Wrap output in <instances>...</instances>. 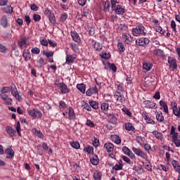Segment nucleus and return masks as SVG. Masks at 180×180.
<instances>
[{
  "label": "nucleus",
  "mask_w": 180,
  "mask_h": 180,
  "mask_svg": "<svg viewBox=\"0 0 180 180\" xmlns=\"http://www.w3.org/2000/svg\"><path fill=\"white\" fill-rule=\"evenodd\" d=\"M156 119L158 122H164V115H162V112H158L156 114Z\"/></svg>",
  "instance_id": "nucleus-32"
},
{
  "label": "nucleus",
  "mask_w": 180,
  "mask_h": 180,
  "mask_svg": "<svg viewBox=\"0 0 180 180\" xmlns=\"http://www.w3.org/2000/svg\"><path fill=\"white\" fill-rule=\"evenodd\" d=\"M143 70H146V71H150V70L153 68V64H151L150 63L145 62L143 64Z\"/></svg>",
  "instance_id": "nucleus-26"
},
{
  "label": "nucleus",
  "mask_w": 180,
  "mask_h": 180,
  "mask_svg": "<svg viewBox=\"0 0 180 180\" xmlns=\"http://www.w3.org/2000/svg\"><path fill=\"white\" fill-rule=\"evenodd\" d=\"M103 6H104L105 12H109V6H110L109 1H105L103 4Z\"/></svg>",
  "instance_id": "nucleus-43"
},
{
  "label": "nucleus",
  "mask_w": 180,
  "mask_h": 180,
  "mask_svg": "<svg viewBox=\"0 0 180 180\" xmlns=\"http://www.w3.org/2000/svg\"><path fill=\"white\" fill-rule=\"evenodd\" d=\"M122 110L124 112V113H126V115H127V116H131V112L127 110V108H123Z\"/></svg>",
  "instance_id": "nucleus-62"
},
{
  "label": "nucleus",
  "mask_w": 180,
  "mask_h": 180,
  "mask_svg": "<svg viewBox=\"0 0 180 180\" xmlns=\"http://www.w3.org/2000/svg\"><path fill=\"white\" fill-rule=\"evenodd\" d=\"M90 161L93 165H98L99 164V159L97 155H94Z\"/></svg>",
  "instance_id": "nucleus-27"
},
{
  "label": "nucleus",
  "mask_w": 180,
  "mask_h": 180,
  "mask_svg": "<svg viewBox=\"0 0 180 180\" xmlns=\"http://www.w3.org/2000/svg\"><path fill=\"white\" fill-rule=\"evenodd\" d=\"M172 164L175 171H176V172H179V174H180L179 162H178V161H176V160H172Z\"/></svg>",
  "instance_id": "nucleus-23"
},
{
  "label": "nucleus",
  "mask_w": 180,
  "mask_h": 180,
  "mask_svg": "<svg viewBox=\"0 0 180 180\" xmlns=\"http://www.w3.org/2000/svg\"><path fill=\"white\" fill-rule=\"evenodd\" d=\"M94 178L95 180H101V174L99 172H94Z\"/></svg>",
  "instance_id": "nucleus-47"
},
{
  "label": "nucleus",
  "mask_w": 180,
  "mask_h": 180,
  "mask_svg": "<svg viewBox=\"0 0 180 180\" xmlns=\"http://www.w3.org/2000/svg\"><path fill=\"white\" fill-rule=\"evenodd\" d=\"M23 57L26 61H29L30 58H32V55L30 54V51L29 50H25L23 53Z\"/></svg>",
  "instance_id": "nucleus-24"
},
{
  "label": "nucleus",
  "mask_w": 180,
  "mask_h": 180,
  "mask_svg": "<svg viewBox=\"0 0 180 180\" xmlns=\"http://www.w3.org/2000/svg\"><path fill=\"white\" fill-rule=\"evenodd\" d=\"M94 49L96 51H99V50H102V45L99 42H95Z\"/></svg>",
  "instance_id": "nucleus-39"
},
{
  "label": "nucleus",
  "mask_w": 180,
  "mask_h": 180,
  "mask_svg": "<svg viewBox=\"0 0 180 180\" xmlns=\"http://www.w3.org/2000/svg\"><path fill=\"white\" fill-rule=\"evenodd\" d=\"M11 92V94L15 96V99L17 101H20L22 99V97L19 95V93L18 92V89H16V86L15 84H13L11 87L9 86H5L3 87L1 90L0 92L1 94H8V92Z\"/></svg>",
  "instance_id": "nucleus-1"
},
{
  "label": "nucleus",
  "mask_w": 180,
  "mask_h": 180,
  "mask_svg": "<svg viewBox=\"0 0 180 180\" xmlns=\"http://www.w3.org/2000/svg\"><path fill=\"white\" fill-rule=\"evenodd\" d=\"M148 43H150V39L148 38H141L136 40V44L138 46H146Z\"/></svg>",
  "instance_id": "nucleus-9"
},
{
  "label": "nucleus",
  "mask_w": 180,
  "mask_h": 180,
  "mask_svg": "<svg viewBox=\"0 0 180 180\" xmlns=\"http://www.w3.org/2000/svg\"><path fill=\"white\" fill-rule=\"evenodd\" d=\"M3 12H5V13H12L13 12V8L6 6L2 8Z\"/></svg>",
  "instance_id": "nucleus-28"
},
{
  "label": "nucleus",
  "mask_w": 180,
  "mask_h": 180,
  "mask_svg": "<svg viewBox=\"0 0 180 180\" xmlns=\"http://www.w3.org/2000/svg\"><path fill=\"white\" fill-rule=\"evenodd\" d=\"M111 140L114 141L115 144H120V143H122V139H120V137L117 135H112Z\"/></svg>",
  "instance_id": "nucleus-22"
},
{
  "label": "nucleus",
  "mask_w": 180,
  "mask_h": 180,
  "mask_svg": "<svg viewBox=\"0 0 180 180\" xmlns=\"http://www.w3.org/2000/svg\"><path fill=\"white\" fill-rule=\"evenodd\" d=\"M66 61L67 63H72V61H74V58L71 55H67Z\"/></svg>",
  "instance_id": "nucleus-49"
},
{
  "label": "nucleus",
  "mask_w": 180,
  "mask_h": 180,
  "mask_svg": "<svg viewBox=\"0 0 180 180\" xmlns=\"http://www.w3.org/2000/svg\"><path fill=\"white\" fill-rule=\"evenodd\" d=\"M101 110H103L105 113V112H108L109 110V104L106 103H103L101 104Z\"/></svg>",
  "instance_id": "nucleus-31"
},
{
  "label": "nucleus",
  "mask_w": 180,
  "mask_h": 180,
  "mask_svg": "<svg viewBox=\"0 0 180 180\" xmlns=\"http://www.w3.org/2000/svg\"><path fill=\"white\" fill-rule=\"evenodd\" d=\"M8 4V0H0V6H6Z\"/></svg>",
  "instance_id": "nucleus-61"
},
{
  "label": "nucleus",
  "mask_w": 180,
  "mask_h": 180,
  "mask_svg": "<svg viewBox=\"0 0 180 180\" xmlns=\"http://www.w3.org/2000/svg\"><path fill=\"white\" fill-rule=\"evenodd\" d=\"M110 2H111V5H112V9L116 8V6H119V4H117V1H116L115 0H110Z\"/></svg>",
  "instance_id": "nucleus-52"
},
{
  "label": "nucleus",
  "mask_w": 180,
  "mask_h": 180,
  "mask_svg": "<svg viewBox=\"0 0 180 180\" xmlns=\"http://www.w3.org/2000/svg\"><path fill=\"white\" fill-rule=\"evenodd\" d=\"M58 88L60 89L61 94H68V87L63 82H60L58 84Z\"/></svg>",
  "instance_id": "nucleus-8"
},
{
  "label": "nucleus",
  "mask_w": 180,
  "mask_h": 180,
  "mask_svg": "<svg viewBox=\"0 0 180 180\" xmlns=\"http://www.w3.org/2000/svg\"><path fill=\"white\" fill-rule=\"evenodd\" d=\"M86 124L87 126H89V127H94L95 126V124H94V122L89 120H87Z\"/></svg>",
  "instance_id": "nucleus-56"
},
{
  "label": "nucleus",
  "mask_w": 180,
  "mask_h": 180,
  "mask_svg": "<svg viewBox=\"0 0 180 180\" xmlns=\"http://www.w3.org/2000/svg\"><path fill=\"white\" fill-rule=\"evenodd\" d=\"M5 153L7 155L6 158H12L15 156V151H13V149H11V148L6 149Z\"/></svg>",
  "instance_id": "nucleus-12"
},
{
  "label": "nucleus",
  "mask_w": 180,
  "mask_h": 180,
  "mask_svg": "<svg viewBox=\"0 0 180 180\" xmlns=\"http://www.w3.org/2000/svg\"><path fill=\"white\" fill-rule=\"evenodd\" d=\"M108 120L112 123V124H115L117 122V118L115 117V115L113 113H110L108 115Z\"/></svg>",
  "instance_id": "nucleus-20"
},
{
  "label": "nucleus",
  "mask_w": 180,
  "mask_h": 180,
  "mask_svg": "<svg viewBox=\"0 0 180 180\" xmlns=\"http://www.w3.org/2000/svg\"><path fill=\"white\" fill-rule=\"evenodd\" d=\"M77 89L82 92V94H85V84H79L77 85Z\"/></svg>",
  "instance_id": "nucleus-30"
},
{
  "label": "nucleus",
  "mask_w": 180,
  "mask_h": 180,
  "mask_svg": "<svg viewBox=\"0 0 180 180\" xmlns=\"http://www.w3.org/2000/svg\"><path fill=\"white\" fill-rule=\"evenodd\" d=\"M122 168H123V165L120 163V165H115L112 167V169H115V171H120V169H122Z\"/></svg>",
  "instance_id": "nucleus-42"
},
{
  "label": "nucleus",
  "mask_w": 180,
  "mask_h": 180,
  "mask_svg": "<svg viewBox=\"0 0 180 180\" xmlns=\"http://www.w3.org/2000/svg\"><path fill=\"white\" fill-rule=\"evenodd\" d=\"M41 44H42V46H49V42L47 41V39H43L41 41Z\"/></svg>",
  "instance_id": "nucleus-63"
},
{
  "label": "nucleus",
  "mask_w": 180,
  "mask_h": 180,
  "mask_svg": "<svg viewBox=\"0 0 180 180\" xmlns=\"http://www.w3.org/2000/svg\"><path fill=\"white\" fill-rule=\"evenodd\" d=\"M108 68L110 70H112V71H113V72H116V71L117 70V68L116 67V65L113 64V63H112V64L109 63Z\"/></svg>",
  "instance_id": "nucleus-38"
},
{
  "label": "nucleus",
  "mask_w": 180,
  "mask_h": 180,
  "mask_svg": "<svg viewBox=\"0 0 180 180\" xmlns=\"http://www.w3.org/2000/svg\"><path fill=\"white\" fill-rule=\"evenodd\" d=\"M155 81H156L155 77L154 78L146 77L145 78V80H144L145 85H146V86H155Z\"/></svg>",
  "instance_id": "nucleus-6"
},
{
  "label": "nucleus",
  "mask_w": 180,
  "mask_h": 180,
  "mask_svg": "<svg viewBox=\"0 0 180 180\" xmlns=\"http://www.w3.org/2000/svg\"><path fill=\"white\" fill-rule=\"evenodd\" d=\"M153 136L156 137L158 140H162V134L160 132H158V131H153Z\"/></svg>",
  "instance_id": "nucleus-29"
},
{
  "label": "nucleus",
  "mask_w": 180,
  "mask_h": 180,
  "mask_svg": "<svg viewBox=\"0 0 180 180\" xmlns=\"http://www.w3.org/2000/svg\"><path fill=\"white\" fill-rule=\"evenodd\" d=\"M122 37L127 44H131V42L133 41V38L131 37V35H130V34H122Z\"/></svg>",
  "instance_id": "nucleus-10"
},
{
  "label": "nucleus",
  "mask_w": 180,
  "mask_h": 180,
  "mask_svg": "<svg viewBox=\"0 0 180 180\" xmlns=\"http://www.w3.org/2000/svg\"><path fill=\"white\" fill-rule=\"evenodd\" d=\"M16 130L17 133H18L19 136H20V122H17Z\"/></svg>",
  "instance_id": "nucleus-59"
},
{
  "label": "nucleus",
  "mask_w": 180,
  "mask_h": 180,
  "mask_svg": "<svg viewBox=\"0 0 180 180\" xmlns=\"http://www.w3.org/2000/svg\"><path fill=\"white\" fill-rule=\"evenodd\" d=\"M168 63L172 68H174V70L176 68V60L174 58L169 57Z\"/></svg>",
  "instance_id": "nucleus-17"
},
{
  "label": "nucleus",
  "mask_w": 180,
  "mask_h": 180,
  "mask_svg": "<svg viewBox=\"0 0 180 180\" xmlns=\"http://www.w3.org/2000/svg\"><path fill=\"white\" fill-rule=\"evenodd\" d=\"M156 32H158L159 33H160V34H164V33H165V31L162 30V27H158L156 28Z\"/></svg>",
  "instance_id": "nucleus-57"
},
{
  "label": "nucleus",
  "mask_w": 180,
  "mask_h": 180,
  "mask_svg": "<svg viewBox=\"0 0 180 180\" xmlns=\"http://www.w3.org/2000/svg\"><path fill=\"white\" fill-rule=\"evenodd\" d=\"M71 37H72V39L74 40V41H76V43H79L81 41L79 35H78L77 32H75V31L72 32Z\"/></svg>",
  "instance_id": "nucleus-18"
},
{
  "label": "nucleus",
  "mask_w": 180,
  "mask_h": 180,
  "mask_svg": "<svg viewBox=\"0 0 180 180\" xmlns=\"http://www.w3.org/2000/svg\"><path fill=\"white\" fill-rule=\"evenodd\" d=\"M132 34L134 36H144L146 34V28L143 25H139L136 28L133 29Z\"/></svg>",
  "instance_id": "nucleus-2"
},
{
  "label": "nucleus",
  "mask_w": 180,
  "mask_h": 180,
  "mask_svg": "<svg viewBox=\"0 0 180 180\" xmlns=\"http://www.w3.org/2000/svg\"><path fill=\"white\" fill-rule=\"evenodd\" d=\"M94 94H98V88H96V86L92 89H89L86 91V94L87 96H91L92 95H94Z\"/></svg>",
  "instance_id": "nucleus-15"
},
{
  "label": "nucleus",
  "mask_w": 180,
  "mask_h": 180,
  "mask_svg": "<svg viewBox=\"0 0 180 180\" xmlns=\"http://www.w3.org/2000/svg\"><path fill=\"white\" fill-rule=\"evenodd\" d=\"M122 151L124 153V154H127V155H128V157H130L131 158H133V157H134L133 152H131L130 149H129V148L126 146L122 147Z\"/></svg>",
  "instance_id": "nucleus-16"
},
{
  "label": "nucleus",
  "mask_w": 180,
  "mask_h": 180,
  "mask_svg": "<svg viewBox=\"0 0 180 180\" xmlns=\"http://www.w3.org/2000/svg\"><path fill=\"white\" fill-rule=\"evenodd\" d=\"M0 24L1 25L2 27H8V18H6V15H4L1 18Z\"/></svg>",
  "instance_id": "nucleus-21"
},
{
  "label": "nucleus",
  "mask_w": 180,
  "mask_h": 180,
  "mask_svg": "<svg viewBox=\"0 0 180 180\" xmlns=\"http://www.w3.org/2000/svg\"><path fill=\"white\" fill-rule=\"evenodd\" d=\"M30 8H31V11H39V7L34 4H32Z\"/></svg>",
  "instance_id": "nucleus-58"
},
{
  "label": "nucleus",
  "mask_w": 180,
  "mask_h": 180,
  "mask_svg": "<svg viewBox=\"0 0 180 180\" xmlns=\"http://www.w3.org/2000/svg\"><path fill=\"white\" fill-rule=\"evenodd\" d=\"M124 93L115 92L114 94V98L116 99L117 102H120V103H123L126 99L124 98Z\"/></svg>",
  "instance_id": "nucleus-4"
},
{
  "label": "nucleus",
  "mask_w": 180,
  "mask_h": 180,
  "mask_svg": "<svg viewBox=\"0 0 180 180\" xmlns=\"http://www.w3.org/2000/svg\"><path fill=\"white\" fill-rule=\"evenodd\" d=\"M31 52L32 53V54H40V49L37 47L32 48Z\"/></svg>",
  "instance_id": "nucleus-45"
},
{
  "label": "nucleus",
  "mask_w": 180,
  "mask_h": 180,
  "mask_svg": "<svg viewBox=\"0 0 180 180\" xmlns=\"http://www.w3.org/2000/svg\"><path fill=\"white\" fill-rule=\"evenodd\" d=\"M30 43L29 42V38L24 37L20 38L18 41V46L20 49H23V47H27Z\"/></svg>",
  "instance_id": "nucleus-3"
},
{
  "label": "nucleus",
  "mask_w": 180,
  "mask_h": 180,
  "mask_svg": "<svg viewBox=\"0 0 180 180\" xmlns=\"http://www.w3.org/2000/svg\"><path fill=\"white\" fill-rule=\"evenodd\" d=\"M25 20L27 25L30 24L31 20H30V17L29 15H25Z\"/></svg>",
  "instance_id": "nucleus-64"
},
{
  "label": "nucleus",
  "mask_w": 180,
  "mask_h": 180,
  "mask_svg": "<svg viewBox=\"0 0 180 180\" xmlns=\"http://www.w3.org/2000/svg\"><path fill=\"white\" fill-rule=\"evenodd\" d=\"M93 146L94 147H99V139H96V137H94V140L93 141Z\"/></svg>",
  "instance_id": "nucleus-50"
},
{
  "label": "nucleus",
  "mask_w": 180,
  "mask_h": 180,
  "mask_svg": "<svg viewBox=\"0 0 180 180\" xmlns=\"http://www.w3.org/2000/svg\"><path fill=\"white\" fill-rule=\"evenodd\" d=\"M176 103L172 102V108L173 109V113L175 116L179 118V108L178 109V107Z\"/></svg>",
  "instance_id": "nucleus-11"
},
{
  "label": "nucleus",
  "mask_w": 180,
  "mask_h": 180,
  "mask_svg": "<svg viewBox=\"0 0 180 180\" xmlns=\"http://www.w3.org/2000/svg\"><path fill=\"white\" fill-rule=\"evenodd\" d=\"M144 119L145 120H146V122L148 123H150V124H154V120H153V119L150 118L148 116H147V115H144Z\"/></svg>",
  "instance_id": "nucleus-40"
},
{
  "label": "nucleus",
  "mask_w": 180,
  "mask_h": 180,
  "mask_svg": "<svg viewBox=\"0 0 180 180\" xmlns=\"http://www.w3.org/2000/svg\"><path fill=\"white\" fill-rule=\"evenodd\" d=\"M101 57L102 58H105V60H108V58H110V54L105 52V53H103V55L101 56Z\"/></svg>",
  "instance_id": "nucleus-53"
},
{
  "label": "nucleus",
  "mask_w": 180,
  "mask_h": 180,
  "mask_svg": "<svg viewBox=\"0 0 180 180\" xmlns=\"http://www.w3.org/2000/svg\"><path fill=\"white\" fill-rule=\"evenodd\" d=\"M117 48L120 50V51H121L122 53H123V51H124L126 50V49L124 48V45H123L122 43H118L117 44Z\"/></svg>",
  "instance_id": "nucleus-44"
},
{
  "label": "nucleus",
  "mask_w": 180,
  "mask_h": 180,
  "mask_svg": "<svg viewBox=\"0 0 180 180\" xmlns=\"http://www.w3.org/2000/svg\"><path fill=\"white\" fill-rule=\"evenodd\" d=\"M33 18H34V20L35 22H38V20H39L40 19H41V17L40 15H39V14H34Z\"/></svg>",
  "instance_id": "nucleus-54"
},
{
  "label": "nucleus",
  "mask_w": 180,
  "mask_h": 180,
  "mask_svg": "<svg viewBox=\"0 0 180 180\" xmlns=\"http://www.w3.org/2000/svg\"><path fill=\"white\" fill-rule=\"evenodd\" d=\"M69 117L71 119H75V113L72 108H69Z\"/></svg>",
  "instance_id": "nucleus-36"
},
{
  "label": "nucleus",
  "mask_w": 180,
  "mask_h": 180,
  "mask_svg": "<svg viewBox=\"0 0 180 180\" xmlns=\"http://www.w3.org/2000/svg\"><path fill=\"white\" fill-rule=\"evenodd\" d=\"M4 101L6 105H11V103H12V98H9V97L6 98V100H4Z\"/></svg>",
  "instance_id": "nucleus-60"
},
{
  "label": "nucleus",
  "mask_w": 180,
  "mask_h": 180,
  "mask_svg": "<svg viewBox=\"0 0 180 180\" xmlns=\"http://www.w3.org/2000/svg\"><path fill=\"white\" fill-rule=\"evenodd\" d=\"M132 150L139 157H141V158H144V159L147 158V154H146V153H144L140 148H137L134 147V148H132Z\"/></svg>",
  "instance_id": "nucleus-7"
},
{
  "label": "nucleus",
  "mask_w": 180,
  "mask_h": 180,
  "mask_svg": "<svg viewBox=\"0 0 180 180\" xmlns=\"http://www.w3.org/2000/svg\"><path fill=\"white\" fill-rule=\"evenodd\" d=\"M42 148H44V150H45V151H49V153H53L51 148H49V146H47V143H44L42 144Z\"/></svg>",
  "instance_id": "nucleus-34"
},
{
  "label": "nucleus",
  "mask_w": 180,
  "mask_h": 180,
  "mask_svg": "<svg viewBox=\"0 0 180 180\" xmlns=\"http://www.w3.org/2000/svg\"><path fill=\"white\" fill-rule=\"evenodd\" d=\"M78 4L80 6H85L86 5V0H78Z\"/></svg>",
  "instance_id": "nucleus-55"
},
{
  "label": "nucleus",
  "mask_w": 180,
  "mask_h": 180,
  "mask_svg": "<svg viewBox=\"0 0 180 180\" xmlns=\"http://www.w3.org/2000/svg\"><path fill=\"white\" fill-rule=\"evenodd\" d=\"M67 18H68V15L67 13H63L60 18V22H65L67 20Z\"/></svg>",
  "instance_id": "nucleus-46"
},
{
  "label": "nucleus",
  "mask_w": 180,
  "mask_h": 180,
  "mask_svg": "<svg viewBox=\"0 0 180 180\" xmlns=\"http://www.w3.org/2000/svg\"><path fill=\"white\" fill-rule=\"evenodd\" d=\"M155 56H163L164 51H161V49H155L153 51Z\"/></svg>",
  "instance_id": "nucleus-41"
},
{
  "label": "nucleus",
  "mask_w": 180,
  "mask_h": 180,
  "mask_svg": "<svg viewBox=\"0 0 180 180\" xmlns=\"http://www.w3.org/2000/svg\"><path fill=\"white\" fill-rule=\"evenodd\" d=\"M124 127L128 131H134V127H133V124L130 122L126 123Z\"/></svg>",
  "instance_id": "nucleus-25"
},
{
  "label": "nucleus",
  "mask_w": 180,
  "mask_h": 180,
  "mask_svg": "<svg viewBox=\"0 0 180 180\" xmlns=\"http://www.w3.org/2000/svg\"><path fill=\"white\" fill-rule=\"evenodd\" d=\"M89 105L91 108H93V109L95 110L99 108V106L98 105V103H96V101H90Z\"/></svg>",
  "instance_id": "nucleus-37"
},
{
  "label": "nucleus",
  "mask_w": 180,
  "mask_h": 180,
  "mask_svg": "<svg viewBox=\"0 0 180 180\" xmlns=\"http://www.w3.org/2000/svg\"><path fill=\"white\" fill-rule=\"evenodd\" d=\"M113 11H115L117 15H123V13L125 12L124 8H123V7H122L120 5L117 6Z\"/></svg>",
  "instance_id": "nucleus-14"
},
{
  "label": "nucleus",
  "mask_w": 180,
  "mask_h": 180,
  "mask_svg": "<svg viewBox=\"0 0 180 180\" xmlns=\"http://www.w3.org/2000/svg\"><path fill=\"white\" fill-rule=\"evenodd\" d=\"M34 134L39 137V139H44V136L40 130L35 129Z\"/></svg>",
  "instance_id": "nucleus-35"
},
{
  "label": "nucleus",
  "mask_w": 180,
  "mask_h": 180,
  "mask_svg": "<svg viewBox=\"0 0 180 180\" xmlns=\"http://www.w3.org/2000/svg\"><path fill=\"white\" fill-rule=\"evenodd\" d=\"M173 142L174 143L176 147H180V136L173 141Z\"/></svg>",
  "instance_id": "nucleus-51"
},
{
  "label": "nucleus",
  "mask_w": 180,
  "mask_h": 180,
  "mask_svg": "<svg viewBox=\"0 0 180 180\" xmlns=\"http://www.w3.org/2000/svg\"><path fill=\"white\" fill-rule=\"evenodd\" d=\"M104 148H106L108 153H113L115 146H113L112 143H105Z\"/></svg>",
  "instance_id": "nucleus-19"
},
{
  "label": "nucleus",
  "mask_w": 180,
  "mask_h": 180,
  "mask_svg": "<svg viewBox=\"0 0 180 180\" xmlns=\"http://www.w3.org/2000/svg\"><path fill=\"white\" fill-rule=\"evenodd\" d=\"M6 131L11 137H14L15 134H16V131L9 126L6 127Z\"/></svg>",
  "instance_id": "nucleus-13"
},
{
  "label": "nucleus",
  "mask_w": 180,
  "mask_h": 180,
  "mask_svg": "<svg viewBox=\"0 0 180 180\" xmlns=\"http://www.w3.org/2000/svg\"><path fill=\"white\" fill-rule=\"evenodd\" d=\"M28 114L30 116H32V117H37V119H39V117H41L42 116L41 112H40V110L38 109L28 110Z\"/></svg>",
  "instance_id": "nucleus-5"
},
{
  "label": "nucleus",
  "mask_w": 180,
  "mask_h": 180,
  "mask_svg": "<svg viewBox=\"0 0 180 180\" xmlns=\"http://www.w3.org/2000/svg\"><path fill=\"white\" fill-rule=\"evenodd\" d=\"M48 18L52 25L56 23V16L54 15V13H52L50 15L48 16Z\"/></svg>",
  "instance_id": "nucleus-33"
},
{
  "label": "nucleus",
  "mask_w": 180,
  "mask_h": 180,
  "mask_svg": "<svg viewBox=\"0 0 180 180\" xmlns=\"http://www.w3.org/2000/svg\"><path fill=\"white\" fill-rule=\"evenodd\" d=\"M72 147H73V148H76V150H78V148H79V147H81V146L79 145V143L78 142H73L71 143Z\"/></svg>",
  "instance_id": "nucleus-48"
}]
</instances>
